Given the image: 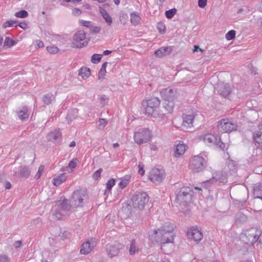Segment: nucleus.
<instances>
[{
  "instance_id": "obj_52",
  "label": "nucleus",
  "mask_w": 262,
  "mask_h": 262,
  "mask_svg": "<svg viewBox=\"0 0 262 262\" xmlns=\"http://www.w3.org/2000/svg\"><path fill=\"white\" fill-rule=\"evenodd\" d=\"M44 168H45V166L43 165H40L39 167L38 171L34 177V178L35 179L37 180L40 178V176H41L42 173H43Z\"/></svg>"
},
{
  "instance_id": "obj_46",
  "label": "nucleus",
  "mask_w": 262,
  "mask_h": 262,
  "mask_svg": "<svg viewBox=\"0 0 262 262\" xmlns=\"http://www.w3.org/2000/svg\"><path fill=\"white\" fill-rule=\"evenodd\" d=\"M15 16L19 18H26L28 16V13L26 10H21L15 13Z\"/></svg>"
},
{
  "instance_id": "obj_30",
  "label": "nucleus",
  "mask_w": 262,
  "mask_h": 262,
  "mask_svg": "<svg viewBox=\"0 0 262 262\" xmlns=\"http://www.w3.org/2000/svg\"><path fill=\"white\" fill-rule=\"evenodd\" d=\"M86 34L83 30H79L74 35L73 39L77 42L83 41L85 38Z\"/></svg>"
},
{
  "instance_id": "obj_34",
  "label": "nucleus",
  "mask_w": 262,
  "mask_h": 262,
  "mask_svg": "<svg viewBox=\"0 0 262 262\" xmlns=\"http://www.w3.org/2000/svg\"><path fill=\"white\" fill-rule=\"evenodd\" d=\"M60 208L57 207V208L53 211L52 213V217L54 220H60L62 219L63 214Z\"/></svg>"
},
{
  "instance_id": "obj_27",
  "label": "nucleus",
  "mask_w": 262,
  "mask_h": 262,
  "mask_svg": "<svg viewBox=\"0 0 262 262\" xmlns=\"http://www.w3.org/2000/svg\"><path fill=\"white\" fill-rule=\"evenodd\" d=\"M186 151V145L184 144H178L174 150V156L180 157L183 155Z\"/></svg>"
},
{
  "instance_id": "obj_5",
  "label": "nucleus",
  "mask_w": 262,
  "mask_h": 262,
  "mask_svg": "<svg viewBox=\"0 0 262 262\" xmlns=\"http://www.w3.org/2000/svg\"><path fill=\"white\" fill-rule=\"evenodd\" d=\"M191 190L189 187L181 188L176 194V201L180 204H183L190 202L191 200Z\"/></svg>"
},
{
  "instance_id": "obj_48",
  "label": "nucleus",
  "mask_w": 262,
  "mask_h": 262,
  "mask_svg": "<svg viewBox=\"0 0 262 262\" xmlns=\"http://www.w3.org/2000/svg\"><path fill=\"white\" fill-rule=\"evenodd\" d=\"M102 16L106 23L108 24V25L110 26L112 23V19L109 14L105 12L102 14Z\"/></svg>"
},
{
  "instance_id": "obj_58",
  "label": "nucleus",
  "mask_w": 262,
  "mask_h": 262,
  "mask_svg": "<svg viewBox=\"0 0 262 262\" xmlns=\"http://www.w3.org/2000/svg\"><path fill=\"white\" fill-rule=\"evenodd\" d=\"M144 167V165L143 163H140L138 167H139V173L141 174V176L144 175V170L143 169Z\"/></svg>"
},
{
  "instance_id": "obj_7",
  "label": "nucleus",
  "mask_w": 262,
  "mask_h": 262,
  "mask_svg": "<svg viewBox=\"0 0 262 262\" xmlns=\"http://www.w3.org/2000/svg\"><path fill=\"white\" fill-rule=\"evenodd\" d=\"M237 125L228 119H222L218 122L217 128L222 133H229L236 130Z\"/></svg>"
},
{
  "instance_id": "obj_10",
  "label": "nucleus",
  "mask_w": 262,
  "mask_h": 262,
  "mask_svg": "<svg viewBox=\"0 0 262 262\" xmlns=\"http://www.w3.org/2000/svg\"><path fill=\"white\" fill-rule=\"evenodd\" d=\"M165 177L164 170L157 168H152L150 171L149 179L155 184H159L163 181Z\"/></svg>"
},
{
  "instance_id": "obj_24",
  "label": "nucleus",
  "mask_w": 262,
  "mask_h": 262,
  "mask_svg": "<svg viewBox=\"0 0 262 262\" xmlns=\"http://www.w3.org/2000/svg\"><path fill=\"white\" fill-rule=\"evenodd\" d=\"M174 234L163 233L162 236V248L166 243H173L174 239Z\"/></svg>"
},
{
  "instance_id": "obj_11",
  "label": "nucleus",
  "mask_w": 262,
  "mask_h": 262,
  "mask_svg": "<svg viewBox=\"0 0 262 262\" xmlns=\"http://www.w3.org/2000/svg\"><path fill=\"white\" fill-rule=\"evenodd\" d=\"M84 194L80 190H77L73 192L70 203L74 207H82L83 205V197Z\"/></svg>"
},
{
  "instance_id": "obj_17",
  "label": "nucleus",
  "mask_w": 262,
  "mask_h": 262,
  "mask_svg": "<svg viewBox=\"0 0 262 262\" xmlns=\"http://www.w3.org/2000/svg\"><path fill=\"white\" fill-rule=\"evenodd\" d=\"M195 115L193 114L184 115L182 125L186 128H190L193 126V122Z\"/></svg>"
},
{
  "instance_id": "obj_44",
  "label": "nucleus",
  "mask_w": 262,
  "mask_h": 262,
  "mask_svg": "<svg viewBox=\"0 0 262 262\" xmlns=\"http://www.w3.org/2000/svg\"><path fill=\"white\" fill-rule=\"evenodd\" d=\"M177 10L175 8L171 9L170 10L166 11L165 15L167 18L170 19L173 17V16L176 13Z\"/></svg>"
},
{
  "instance_id": "obj_15",
  "label": "nucleus",
  "mask_w": 262,
  "mask_h": 262,
  "mask_svg": "<svg viewBox=\"0 0 262 262\" xmlns=\"http://www.w3.org/2000/svg\"><path fill=\"white\" fill-rule=\"evenodd\" d=\"M187 235L189 238L192 239L196 242L200 241L203 238L202 232L194 228L189 229L187 231Z\"/></svg>"
},
{
  "instance_id": "obj_29",
  "label": "nucleus",
  "mask_w": 262,
  "mask_h": 262,
  "mask_svg": "<svg viewBox=\"0 0 262 262\" xmlns=\"http://www.w3.org/2000/svg\"><path fill=\"white\" fill-rule=\"evenodd\" d=\"M130 22L131 23L134 25H138L141 20V17L140 16V14L137 12H134L130 13Z\"/></svg>"
},
{
  "instance_id": "obj_12",
  "label": "nucleus",
  "mask_w": 262,
  "mask_h": 262,
  "mask_svg": "<svg viewBox=\"0 0 262 262\" xmlns=\"http://www.w3.org/2000/svg\"><path fill=\"white\" fill-rule=\"evenodd\" d=\"M96 245V242L94 238H91L83 243L81 246L80 253L86 255L91 252Z\"/></svg>"
},
{
  "instance_id": "obj_38",
  "label": "nucleus",
  "mask_w": 262,
  "mask_h": 262,
  "mask_svg": "<svg viewBox=\"0 0 262 262\" xmlns=\"http://www.w3.org/2000/svg\"><path fill=\"white\" fill-rule=\"evenodd\" d=\"M20 174L23 177L28 178L30 176V170L26 166L21 167L20 169Z\"/></svg>"
},
{
  "instance_id": "obj_14",
  "label": "nucleus",
  "mask_w": 262,
  "mask_h": 262,
  "mask_svg": "<svg viewBox=\"0 0 262 262\" xmlns=\"http://www.w3.org/2000/svg\"><path fill=\"white\" fill-rule=\"evenodd\" d=\"M124 246L119 243H116L113 245H111L107 248L108 255L113 257L118 255L120 250L122 249Z\"/></svg>"
},
{
  "instance_id": "obj_36",
  "label": "nucleus",
  "mask_w": 262,
  "mask_h": 262,
  "mask_svg": "<svg viewBox=\"0 0 262 262\" xmlns=\"http://www.w3.org/2000/svg\"><path fill=\"white\" fill-rule=\"evenodd\" d=\"M54 96L51 94H47L43 96L42 101L45 104L48 105L50 104L54 99Z\"/></svg>"
},
{
  "instance_id": "obj_39",
  "label": "nucleus",
  "mask_w": 262,
  "mask_h": 262,
  "mask_svg": "<svg viewBox=\"0 0 262 262\" xmlns=\"http://www.w3.org/2000/svg\"><path fill=\"white\" fill-rule=\"evenodd\" d=\"M107 65V62L103 63L101 66V68L98 73V78L100 79L103 78L106 73V68Z\"/></svg>"
},
{
  "instance_id": "obj_28",
  "label": "nucleus",
  "mask_w": 262,
  "mask_h": 262,
  "mask_svg": "<svg viewBox=\"0 0 262 262\" xmlns=\"http://www.w3.org/2000/svg\"><path fill=\"white\" fill-rule=\"evenodd\" d=\"M139 252V248L137 246L135 239H133L130 244L129 248V253L131 255L138 253Z\"/></svg>"
},
{
  "instance_id": "obj_22",
  "label": "nucleus",
  "mask_w": 262,
  "mask_h": 262,
  "mask_svg": "<svg viewBox=\"0 0 262 262\" xmlns=\"http://www.w3.org/2000/svg\"><path fill=\"white\" fill-rule=\"evenodd\" d=\"M172 51L170 47H163L156 50L155 52V55L158 57H162L163 56L169 55Z\"/></svg>"
},
{
  "instance_id": "obj_43",
  "label": "nucleus",
  "mask_w": 262,
  "mask_h": 262,
  "mask_svg": "<svg viewBox=\"0 0 262 262\" xmlns=\"http://www.w3.org/2000/svg\"><path fill=\"white\" fill-rule=\"evenodd\" d=\"M102 56L101 54H93L91 57V62L93 63H98L101 60Z\"/></svg>"
},
{
  "instance_id": "obj_49",
  "label": "nucleus",
  "mask_w": 262,
  "mask_h": 262,
  "mask_svg": "<svg viewBox=\"0 0 262 262\" xmlns=\"http://www.w3.org/2000/svg\"><path fill=\"white\" fill-rule=\"evenodd\" d=\"M235 34L236 32L235 30H230L226 34V38L227 40H232L235 38Z\"/></svg>"
},
{
  "instance_id": "obj_45",
  "label": "nucleus",
  "mask_w": 262,
  "mask_h": 262,
  "mask_svg": "<svg viewBox=\"0 0 262 262\" xmlns=\"http://www.w3.org/2000/svg\"><path fill=\"white\" fill-rule=\"evenodd\" d=\"M15 41L10 39L8 37H6L4 41V46L10 48L15 44Z\"/></svg>"
},
{
  "instance_id": "obj_61",
  "label": "nucleus",
  "mask_w": 262,
  "mask_h": 262,
  "mask_svg": "<svg viewBox=\"0 0 262 262\" xmlns=\"http://www.w3.org/2000/svg\"><path fill=\"white\" fill-rule=\"evenodd\" d=\"M72 13L73 15L76 16L80 15L81 14V11L77 8H74L72 10Z\"/></svg>"
},
{
  "instance_id": "obj_41",
  "label": "nucleus",
  "mask_w": 262,
  "mask_h": 262,
  "mask_svg": "<svg viewBox=\"0 0 262 262\" xmlns=\"http://www.w3.org/2000/svg\"><path fill=\"white\" fill-rule=\"evenodd\" d=\"M18 21L17 20H8L5 22L3 25V27L6 28L7 27H11L13 26H17Z\"/></svg>"
},
{
  "instance_id": "obj_6",
  "label": "nucleus",
  "mask_w": 262,
  "mask_h": 262,
  "mask_svg": "<svg viewBox=\"0 0 262 262\" xmlns=\"http://www.w3.org/2000/svg\"><path fill=\"white\" fill-rule=\"evenodd\" d=\"M150 137V132L147 128L139 129L134 134L135 141L138 144L146 143L149 140Z\"/></svg>"
},
{
  "instance_id": "obj_9",
  "label": "nucleus",
  "mask_w": 262,
  "mask_h": 262,
  "mask_svg": "<svg viewBox=\"0 0 262 262\" xmlns=\"http://www.w3.org/2000/svg\"><path fill=\"white\" fill-rule=\"evenodd\" d=\"M145 114L148 116L152 115L160 107V101L157 97H154L146 100Z\"/></svg>"
},
{
  "instance_id": "obj_35",
  "label": "nucleus",
  "mask_w": 262,
  "mask_h": 262,
  "mask_svg": "<svg viewBox=\"0 0 262 262\" xmlns=\"http://www.w3.org/2000/svg\"><path fill=\"white\" fill-rule=\"evenodd\" d=\"M91 74V71L89 68H82L79 71V75L83 78H88Z\"/></svg>"
},
{
  "instance_id": "obj_20",
  "label": "nucleus",
  "mask_w": 262,
  "mask_h": 262,
  "mask_svg": "<svg viewBox=\"0 0 262 262\" xmlns=\"http://www.w3.org/2000/svg\"><path fill=\"white\" fill-rule=\"evenodd\" d=\"M61 137V133L59 129H55V130L51 131L50 132L47 136V139L49 141H52L53 142H55Z\"/></svg>"
},
{
  "instance_id": "obj_2",
  "label": "nucleus",
  "mask_w": 262,
  "mask_h": 262,
  "mask_svg": "<svg viewBox=\"0 0 262 262\" xmlns=\"http://www.w3.org/2000/svg\"><path fill=\"white\" fill-rule=\"evenodd\" d=\"M176 94V92L172 89L167 88L161 92V95L164 100V105H165L166 111L171 113L174 107L173 100Z\"/></svg>"
},
{
  "instance_id": "obj_64",
  "label": "nucleus",
  "mask_w": 262,
  "mask_h": 262,
  "mask_svg": "<svg viewBox=\"0 0 262 262\" xmlns=\"http://www.w3.org/2000/svg\"><path fill=\"white\" fill-rule=\"evenodd\" d=\"M254 171L256 173L260 174L262 173V166H259L254 169Z\"/></svg>"
},
{
  "instance_id": "obj_40",
  "label": "nucleus",
  "mask_w": 262,
  "mask_h": 262,
  "mask_svg": "<svg viewBox=\"0 0 262 262\" xmlns=\"http://www.w3.org/2000/svg\"><path fill=\"white\" fill-rule=\"evenodd\" d=\"M255 192L257 194V198L262 200V183H259L255 187Z\"/></svg>"
},
{
  "instance_id": "obj_59",
  "label": "nucleus",
  "mask_w": 262,
  "mask_h": 262,
  "mask_svg": "<svg viewBox=\"0 0 262 262\" xmlns=\"http://www.w3.org/2000/svg\"><path fill=\"white\" fill-rule=\"evenodd\" d=\"M207 0H199L198 1V5L200 8H203L207 5Z\"/></svg>"
},
{
  "instance_id": "obj_55",
  "label": "nucleus",
  "mask_w": 262,
  "mask_h": 262,
  "mask_svg": "<svg viewBox=\"0 0 262 262\" xmlns=\"http://www.w3.org/2000/svg\"><path fill=\"white\" fill-rule=\"evenodd\" d=\"M0 262H11V258L6 254H0Z\"/></svg>"
},
{
  "instance_id": "obj_53",
  "label": "nucleus",
  "mask_w": 262,
  "mask_h": 262,
  "mask_svg": "<svg viewBox=\"0 0 262 262\" xmlns=\"http://www.w3.org/2000/svg\"><path fill=\"white\" fill-rule=\"evenodd\" d=\"M77 164V159L74 158L72 159L69 163V165L68 167H67V168H75Z\"/></svg>"
},
{
  "instance_id": "obj_57",
  "label": "nucleus",
  "mask_w": 262,
  "mask_h": 262,
  "mask_svg": "<svg viewBox=\"0 0 262 262\" xmlns=\"http://www.w3.org/2000/svg\"><path fill=\"white\" fill-rule=\"evenodd\" d=\"M102 171L103 169L102 168H99L98 170L95 171L93 175V179L97 180L98 178H99Z\"/></svg>"
},
{
  "instance_id": "obj_18",
  "label": "nucleus",
  "mask_w": 262,
  "mask_h": 262,
  "mask_svg": "<svg viewBox=\"0 0 262 262\" xmlns=\"http://www.w3.org/2000/svg\"><path fill=\"white\" fill-rule=\"evenodd\" d=\"M71 206L68 200L65 199L62 200L61 198L60 200L56 202L55 207H59L63 211H67L70 209Z\"/></svg>"
},
{
  "instance_id": "obj_62",
  "label": "nucleus",
  "mask_w": 262,
  "mask_h": 262,
  "mask_svg": "<svg viewBox=\"0 0 262 262\" xmlns=\"http://www.w3.org/2000/svg\"><path fill=\"white\" fill-rule=\"evenodd\" d=\"M17 25L19 26L21 28H22L24 30H26L27 28H28L27 24L25 21L21 22L19 24L18 23Z\"/></svg>"
},
{
  "instance_id": "obj_3",
  "label": "nucleus",
  "mask_w": 262,
  "mask_h": 262,
  "mask_svg": "<svg viewBox=\"0 0 262 262\" xmlns=\"http://www.w3.org/2000/svg\"><path fill=\"white\" fill-rule=\"evenodd\" d=\"M148 201L149 198L146 193H138L133 196V206L135 208L142 210Z\"/></svg>"
},
{
  "instance_id": "obj_51",
  "label": "nucleus",
  "mask_w": 262,
  "mask_h": 262,
  "mask_svg": "<svg viewBox=\"0 0 262 262\" xmlns=\"http://www.w3.org/2000/svg\"><path fill=\"white\" fill-rule=\"evenodd\" d=\"M79 24L82 26L91 28V26H92V23L90 21H86L84 20H80Z\"/></svg>"
},
{
  "instance_id": "obj_31",
  "label": "nucleus",
  "mask_w": 262,
  "mask_h": 262,
  "mask_svg": "<svg viewBox=\"0 0 262 262\" xmlns=\"http://www.w3.org/2000/svg\"><path fill=\"white\" fill-rule=\"evenodd\" d=\"M224 170L227 172L229 170V172L231 174H233L236 172L237 167L233 161H229L228 163L227 166L225 167Z\"/></svg>"
},
{
  "instance_id": "obj_23",
  "label": "nucleus",
  "mask_w": 262,
  "mask_h": 262,
  "mask_svg": "<svg viewBox=\"0 0 262 262\" xmlns=\"http://www.w3.org/2000/svg\"><path fill=\"white\" fill-rule=\"evenodd\" d=\"M199 139L204 141L206 144H212L216 141L215 136L210 134L200 136Z\"/></svg>"
},
{
  "instance_id": "obj_13",
  "label": "nucleus",
  "mask_w": 262,
  "mask_h": 262,
  "mask_svg": "<svg viewBox=\"0 0 262 262\" xmlns=\"http://www.w3.org/2000/svg\"><path fill=\"white\" fill-rule=\"evenodd\" d=\"M165 108H166L165 105H164L163 107L162 108L159 107L150 116L154 119L155 121L160 122L163 120H165L166 118V113H169L167 111H166Z\"/></svg>"
},
{
  "instance_id": "obj_33",
  "label": "nucleus",
  "mask_w": 262,
  "mask_h": 262,
  "mask_svg": "<svg viewBox=\"0 0 262 262\" xmlns=\"http://www.w3.org/2000/svg\"><path fill=\"white\" fill-rule=\"evenodd\" d=\"M28 109L27 107L24 106L23 107L22 110L19 111L17 113V115L18 117L21 120H25L28 119L29 117V115L27 113Z\"/></svg>"
},
{
  "instance_id": "obj_50",
  "label": "nucleus",
  "mask_w": 262,
  "mask_h": 262,
  "mask_svg": "<svg viewBox=\"0 0 262 262\" xmlns=\"http://www.w3.org/2000/svg\"><path fill=\"white\" fill-rule=\"evenodd\" d=\"M47 50L51 54H55L58 53L59 49L55 46H50L47 47Z\"/></svg>"
},
{
  "instance_id": "obj_54",
  "label": "nucleus",
  "mask_w": 262,
  "mask_h": 262,
  "mask_svg": "<svg viewBox=\"0 0 262 262\" xmlns=\"http://www.w3.org/2000/svg\"><path fill=\"white\" fill-rule=\"evenodd\" d=\"M157 29L161 33H164L165 31L166 27L165 25L162 23H159L157 24Z\"/></svg>"
},
{
  "instance_id": "obj_47",
  "label": "nucleus",
  "mask_w": 262,
  "mask_h": 262,
  "mask_svg": "<svg viewBox=\"0 0 262 262\" xmlns=\"http://www.w3.org/2000/svg\"><path fill=\"white\" fill-rule=\"evenodd\" d=\"M115 184V180L114 179H110L107 183H106V190H105V193H106V191L108 190L109 191L111 190L112 187Z\"/></svg>"
},
{
  "instance_id": "obj_60",
  "label": "nucleus",
  "mask_w": 262,
  "mask_h": 262,
  "mask_svg": "<svg viewBox=\"0 0 262 262\" xmlns=\"http://www.w3.org/2000/svg\"><path fill=\"white\" fill-rule=\"evenodd\" d=\"M99 99L101 104L104 105L106 103L108 98L105 95H103L100 97Z\"/></svg>"
},
{
  "instance_id": "obj_32",
  "label": "nucleus",
  "mask_w": 262,
  "mask_h": 262,
  "mask_svg": "<svg viewBox=\"0 0 262 262\" xmlns=\"http://www.w3.org/2000/svg\"><path fill=\"white\" fill-rule=\"evenodd\" d=\"M66 179L67 176H66V174L63 173L54 178L53 180V183L54 185L58 186L63 182Z\"/></svg>"
},
{
  "instance_id": "obj_37",
  "label": "nucleus",
  "mask_w": 262,
  "mask_h": 262,
  "mask_svg": "<svg viewBox=\"0 0 262 262\" xmlns=\"http://www.w3.org/2000/svg\"><path fill=\"white\" fill-rule=\"evenodd\" d=\"M130 179V176L127 175L121 179V181L119 184V186L122 188L125 187L128 184Z\"/></svg>"
},
{
  "instance_id": "obj_56",
  "label": "nucleus",
  "mask_w": 262,
  "mask_h": 262,
  "mask_svg": "<svg viewBox=\"0 0 262 262\" xmlns=\"http://www.w3.org/2000/svg\"><path fill=\"white\" fill-rule=\"evenodd\" d=\"M101 30V28L98 26H92L90 28V32L92 33H98Z\"/></svg>"
},
{
  "instance_id": "obj_42",
  "label": "nucleus",
  "mask_w": 262,
  "mask_h": 262,
  "mask_svg": "<svg viewBox=\"0 0 262 262\" xmlns=\"http://www.w3.org/2000/svg\"><path fill=\"white\" fill-rule=\"evenodd\" d=\"M107 123V121L105 119H100L97 123V128L99 129H103Z\"/></svg>"
},
{
  "instance_id": "obj_8",
  "label": "nucleus",
  "mask_w": 262,
  "mask_h": 262,
  "mask_svg": "<svg viewBox=\"0 0 262 262\" xmlns=\"http://www.w3.org/2000/svg\"><path fill=\"white\" fill-rule=\"evenodd\" d=\"M228 177V173L225 170L217 171L213 174L212 178L206 181L205 183L206 184H213L216 182H219L225 184L227 182Z\"/></svg>"
},
{
  "instance_id": "obj_16",
  "label": "nucleus",
  "mask_w": 262,
  "mask_h": 262,
  "mask_svg": "<svg viewBox=\"0 0 262 262\" xmlns=\"http://www.w3.org/2000/svg\"><path fill=\"white\" fill-rule=\"evenodd\" d=\"M219 93L225 98H230L232 93V88L229 84H221L219 86Z\"/></svg>"
},
{
  "instance_id": "obj_19",
  "label": "nucleus",
  "mask_w": 262,
  "mask_h": 262,
  "mask_svg": "<svg viewBox=\"0 0 262 262\" xmlns=\"http://www.w3.org/2000/svg\"><path fill=\"white\" fill-rule=\"evenodd\" d=\"M162 234H163V232L159 229L151 232L149 235V237L152 242L160 243L162 245Z\"/></svg>"
},
{
  "instance_id": "obj_25",
  "label": "nucleus",
  "mask_w": 262,
  "mask_h": 262,
  "mask_svg": "<svg viewBox=\"0 0 262 262\" xmlns=\"http://www.w3.org/2000/svg\"><path fill=\"white\" fill-rule=\"evenodd\" d=\"M132 206L129 204H125L120 212L121 215L125 219L129 217L131 214Z\"/></svg>"
},
{
  "instance_id": "obj_63",
  "label": "nucleus",
  "mask_w": 262,
  "mask_h": 262,
  "mask_svg": "<svg viewBox=\"0 0 262 262\" xmlns=\"http://www.w3.org/2000/svg\"><path fill=\"white\" fill-rule=\"evenodd\" d=\"M88 41H84L83 42L80 43L79 44L77 45L76 47L78 48H82L88 45Z\"/></svg>"
},
{
  "instance_id": "obj_26",
  "label": "nucleus",
  "mask_w": 262,
  "mask_h": 262,
  "mask_svg": "<svg viewBox=\"0 0 262 262\" xmlns=\"http://www.w3.org/2000/svg\"><path fill=\"white\" fill-rule=\"evenodd\" d=\"M253 138L255 144L258 147H262V132L257 131L254 133Z\"/></svg>"
},
{
  "instance_id": "obj_4",
  "label": "nucleus",
  "mask_w": 262,
  "mask_h": 262,
  "mask_svg": "<svg viewBox=\"0 0 262 262\" xmlns=\"http://www.w3.org/2000/svg\"><path fill=\"white\" fill-rule=\"evenodd\" d=\"M206 163V161L203 157L194 156L190 160L189 168L194 173L199 172L205 168Z\"/></svg>"
},
{
  "instance_id": "obj_1",
  "label": "nucleus",
  "mask_w": 262,
  "mask_h": 262,
  "mask_svg": "<svg viewBox=\"0 0 262 262\" xmlns=\"http://www.w3.org/2000/svg\"><path fill=\"white\" fill-rule=\"evenodd\" d=\"M261 234V231L256 228H252L247 230L241 235L242 241L247 245H253L256 242L261 243L259 236Z\"/></svg>"
},
{
  "instance_id": "obj_21",
  "label": "nucleus",
  "mask_w": 262,
  "mask_h": 262,
  "mask_svg": "<svg viewBox=\"0 0 262 262\" xmlns=\"http://www.w3.org/2000/svg\"><path fill=\"white\" fill-rule=\"evenodd\" d=\"M175 226L170 223H165L159 229L163 233L173 234Z\"/></svg>"
}]
</instances>
